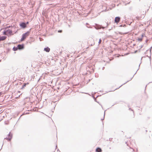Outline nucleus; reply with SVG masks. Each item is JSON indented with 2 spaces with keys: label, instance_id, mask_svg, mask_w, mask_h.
Segmentation results:
<instances>
[{
  "label": "nucleus",
  "instance_id": "obj_18",
  "mask_svg": "<svg viewBox=\"0 0 152 152\" xmlns=\"http://www.w3.org/2000/svg\"><path fill=\"white\" fill-rule=\"evenodd\" d=\"M104 118V119H102L101 120H103Z\"/></svg>",
  "mask_w": 152,
  "mask_h": 152
},
{
  "label": "nucleus",
  "instance_id": "obj_11",
  "mask_svg": "<svg viewBox=\"0 0 152 152\" xmlns=\"http://www.w3.org/2000/svg\"><path fill=\"white\" fill-rule=\"evenodd\" d=\"M96 152H101L102 151L101 149L100 148H98L96 149Z\"/></svg>",
  "mask_w": 152,
  "mask_h": 152
},
{
  "label": "nucleus",
  "instance_id": "obj_3",
  "mask_svg": "<svg viewBox=\"0 0 152 152\" xmlns=\"http://www.w3.org/2000/svg\"><path fill=\"white\" fill-rule=\"evenodd\" d=\"M12 134H11V133L10 132L8 134V138L6 137V138H5L4 139H6L7 140H8L9 141H10L12 138Z\"/></svg>",
  "mask_w": 152,
  "mask_h": 152
},
{
  "label": "nucleus",
  "instance_id": "obj_21",
  "mask_svg": "<svg viewBox=\"0 0 152 152\" xmlns=\"http://www.w3.org/2000/svg\"><path fill=\"white\" fill-rule=\"evenodd\" d=\"M1 61V60H0V62Z\"/></svg>",
  "mask_w": 152,
  "mask_h": 152
},
{
  "label": "nucleus",
  "instance_id": "obj_2",
  "mask_svg": "<svg viewBox=\"0 0 152 152\" xmlns=\"http://www.w3.org/2000/svg\"><path fill=\"white\" fill-rule=\"evenodd\" d=\"M145 36V34L143 33L142 34L141 36L140 37H139L137 39V40L138 42H141L142 41L143 37Z\"/></svg>",
  "mask_w": 152,
  "mask_h": 152
},
{
  "label": "nucleus",
  "instance_id": "obj_1",
  "mask_svg": "<svg viewBox=\"0 0 152 152\" xmlns=\"http://www.w3.org/2000/svg\"><path fill=\"white\" fill-rule=\"evenodd\" d=\"M29 32L27 31V32L23 34L22 36V37L21 39V41H23L25 38L27 37L29 34Z\"/></svg>",
  "mask_w": 152,
  "mask_h": 152
},
{
  "label": "nucleus",
  "instance_id": "obj_15",
  "mask_svg": "<svg viewBox=\"0 0 152 152\" xmlns=\"http://www.w3.org/2000/svg\"><path fill=\"white\" fill-rule=\"evenodd\" d=\"M102 42V40L101 39H100L99 42V44H100Z\"/></svg>",
  "mask_w": 152,
  "mask_h": 152
},
{
  "label": "nucleus",
  "instance_id": "obj_13",
  "mask_svg": "<svg viewBox=\"0 0 152 152\" xmlns=\"http://www.w3.org/2000/svg\"><path fill=\"white\" fill-rule=\"evenodd\" d=\"M3 34L4 35H6L7 34V32L6 31V30L4 31L3 32Z\"/></svg>",
  "mask_w": 152,
  "mask_h": 152
},
{
  "label": "nucleus",
  "instance_id": "obj_16",
  "mask_svg": "<svg viewBox=\"0 0 152 152\" xmlns=\"http://www.w3.org/2000/svg\"><path fill=\"white\" fill-rule=\"evenodd\" d=\"M11 27H12V26H9L8 27H7L6 28H5V29H6V28H10Z\"/></svg>",
  "mask_w": 152,
  "mask_h": 152
},
{
  "label": "nucleus",
  "instance_id": "obj_12",
  "mask_svg": "<svg viewBox=\"0 0 152 152\" xmlns=\"http://www.w3.org/2000/svg\"><path fill=\"white\" fill-rule=\"evenodd\" d=\"M13 50L14 51L17 50L18 49V47H13Z\"/></svg>",
  "mask_w": 152,
  "mask_h": 152
},
{
  "label": "nucleus",
  "instance_id": "obj_7",
  "mask_svg": "<svg viewBox=\"0 0 152 152\" xmlns=\"http://www.w3.org/2000/svg\"><path fill=\"white\" fill-rule=\"evenodd\" d=\"M95 28L96 29H101L102 28H103L104 27H102L101 26L96 24V26H95Z\"/></svg>",
  "mask_w": 152,
  "mask_h": 152
},
{
  "label": "nucleus",
  "instance_id": "obj_5",
  "mask_svg": "<svg viewBox=\"0 0 152 152\" xmlns=\"http://www.w3.org/2000/svg\"><path fill=\"white\" fill-rule=\"evenodd\" d=\"M120 18L119 17H116L115 18V22L118 24L120 21Z\"/></svg>",
  "mask_w": 152,
  "mask_h": 152
},
{
  "label": "nucleus",
  "instance_id": "obj_14",
  "mask_svg": "<svg viewBox=\"0 0 152 152\" xmlns=\"http://www.w3.org/2000/svg\"><path fill=\"white\" fill-rule=\"evenodd\" d=\"M26 86V84H23L21 88V89H23Z\"/></svg>",
  "mask_w": 152,
  "mask_h": 152
},
{
  "label": "nucleus",
  "instance_id": "obj_17",
  "mask_svg": "<svg viewBox=\"0 0 152 152\" xmlns=\"http://www.w3.org/2000/svg\"><path fill=\"white\" fill-rule=\"evenodd\" d=\"M130 150L132 151V152H133L134 151V150L133 149H130Z\"/></svg>",
  "mask_w": 152,
  "mask_h": 152
},
{
  "label": "nucleus",
  "instance_id": "obj_20",
  "mask_svg": "<svg viewBox=\"0 0 152 152\" xmlns=\"http://www.w3.org/2000/svg\"><path fill=\"white\" fill-rule=\"evenodd\" d=\"M26 24H28V22H26Z\"/></svg>",
  "mask_w": 152,
  "mask_h": 152
},
{
  "label": "nucleus",
  "instance_id": "obj_9",
  "mask_svg": "<svg viewBox=\"0 0 152 152\" xmlns=\"http://www.w3.org/2000/svg\"><path fill=\"white\" fill-rule=\"evenodd\" d=\"M44 50L46 52H48L50 51V48L48 47H47V48H45Z\"/></svg>",
  "mask_w": 152,
  "mask_h": 152
},
{
  "label": "nucleus",
  "instance_id": "obj_19",
  "mask_svg": "<svg viewBox=\"0 0 152 152\" xmlns=\"http://www.w3.org/2000/svg\"><path fill=\"white\" fill-rule=\"evenodd\" d=\"M61 31H62L61 30H59V31H58V32H61Z\"/></svg>",
  "mask_w": 152,
  "mask_h": 152
},
{
  "label": "nucleus",
  "instance_id": "obj_8",
  "mask_svg": "<svg viewBox=\"0 0 152 152\" xmlns=\"http://www.w3.org/2000/svg\"><path fill=\"white\" fill-rule=\"evenodd\" d=\"M6 31H7V34H9L10 35L12 34V30H11L10 29H8V30H6Z\"/></svg>",
  "mask_w": 152,
  "mask_h": 152
},
{
  "label": "nucleus",
  "instance_id": "obj_6",
  "mask_svg": "<svg viewBox=\"0 0 152 152\" xmlns=\"http://www.w3.org/2000/svg\"><path fill=\"white\" fill-rule=\"evenodd\" d=\"M18 49L21 50L24 48V45H18Z\"/></svg>",
  "mask_w": 152,
  "mask_h": 152
},
{
  "label": "nucleus",
  "instance_id": "obj_10",
  "mask_svg": "<svg viewBox=\"0 0 152 152\" xmlns=\"http://www.w3.org/2000/svg\"><path fill=\"white\" fill-rule=\"evenodd\" d=\"M6 38V37L5 36H2L0 37V41H3L5 40Z\"/></svg>",
  "mask_w": 152,
  "mask_h": 152
},
{
  "label": "nucleus",
  "instance_id": "obj_4",
  "mask_svg": "<svg viewBox=\"0 0 152 152\" xmlns=\"http://www.w3.org/2000/svg\"><path fill=\"white\" fill-rule=\"evenodd\" d=\"M20 26L23 28H25L26 27V24L24 22H22L20 24Z\"/></svg>",
  "mask_w": 152,
  "mask_h": 152
}]
</instances>
